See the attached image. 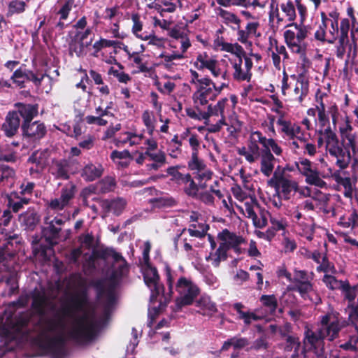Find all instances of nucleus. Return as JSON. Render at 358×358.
Wrapping results in <instances>:
<instances>
[{
    "label": "nucleus",
    "instance_id": "obj_13",
    "mask_svg": "<svg viewBox=\"0 0 358 358\" xmlns=\"http://www.w3.org/2000/svg\"><path fill=\"white\" fill-rule=\"evenodd\" d=\"M175 289L179 295L176 300L177 309L191 305L200 292L198 286L191 279L185 277L178 279Z\"/></svg>",
    "mask_w": 358,
    "mask_h": 358
},
{
    "label": "nucleus",
    "instance_id": "obj_26",
    "mask_svg": "<svg viewBox=\"0 0 358 358\" xmlns=\"http://www.w3.org/2000/svg\"><path fill=\"white\" fill-rule=\"evenodd\" d=\"M220 183L221 182L220 180H214L213 183L209 186V189H202L203 191H199L196 197L194 199L199 200L206 205L213 206L215 202L214 195L218 199H222L223 197V194L220 189Z\"/></svg>",
    "mask_w": 358,
    "mask_h": 358
},
{
    "label": "nucleus",
    "instance_id": "obj_57",
    "mask_svg": "<svg viewBox=\"0 0 358 358\" xmlns=\"http://www.w3.org/2000/svg\"><path fill=\"white\" fill-rule=\"evenodd\" d=\"M95 186L99 194L108 193L115 189L116 180L113 176H106L96 182Z\"/></svg>",
    "mask_w": 358,
    "mask_h": 358
},
{
    "label": "nucleus",
    "instance_id": "obj_37",
    "mask_svg": "<svg viewBox=\"0 0 358 358\" xmlns=\"http://www.w3.org/2000/svg\"><path fill=\"white\" fill-rule=\"evenodd\" d=\"M18 113L19 117L23 119L22 123H28L38 115V105L23 103H16L15 104Z\"/></svg>",
    "mask_w": 358,
    "mask_h": 358
},
{
    "label": "nucleus",
    "instance_id": "obj_3",
    "mask_svg": "<svg viewBox=\"0 0 358 358\" xmlns=\"http://www.w3.org/2000/svg\"><path fill=\"white\" fill-rule=\"evenodd\" d=\"M57 318L60 326L70 327L79 334L92 322V311L86 289L75 294L69 301L64 305L57 313Z\"/></svg>",
    "mask_w": 358,
    "mask_h": 358
},
{
    "label": "nucleus",
    "instance_id": "obj_16",
    "mask_svg": "<svg viewBox=\"0 0 358 358\" xmlns=\"http://www.w3.org/2000/svg\"><path fill=\"white\" fill-rule=\"evenodd\" d=\"M198 70L208 69L216 79H220V82H229V74L227 69L222 68L219 62L206 52L199 53L194 63Z\"/></svg>",
    "mask_w": 358,
    "mask_h": 358
},
{
    "label": "nucleus",
    "instance_id": "obj_39",
    "mask_svg": "<svg viewBox=\"0 0 358 358\" xmlns=\"http://www.w3.org/2000/svg\"><path fill=\"white\" fill-rule=\"evenodd\" d=\"M261 152L259 145L248 140V148L243 147L238 150V153L244 157L245 160L252 164L256 162L261 156Z\"/></svg>",
    "mask_w": 358,
    "mask_h": 358
},
{
    "label": "nucleus",
    "instance_id": "obj_9",
    "mask_svg": "<svg viewBox=\"0 0 358 358\" xmlns=\"http://www.w3.org/2000/svg\"><path fill=\"white\" fill-rule=\"evenodd\" d=\"M315 110L317 115L315 117V123L317 127L331 128L330 118L332 124L336 127L339 115L338 107L336 102L329 99L327 94H322L316 97Z\"/></svg>",
    "mask_w": 358,
    "mask_h": 358
},
{
    "label": "nucleus",
    "instance_id": "obj_25",
    "mask_svg": "<svg viewBox=\"0 0 358 358\" xmlns=\"http://www.w3.org/2000/svg\"><path fill=\"white\" fill-rule=\"evenodd\" d=\"M217 239L220 241L219 244L223 246L227 252L232 248L237 253H240L239 245L245 241L241 236L230 232L227 229H224L220 232L217 234Z\"/></svg>",
    "mask_w": 358,
    "mask_h": 358
},
{
    "label": "nucleus",
    "instance_id": "obj_22",
    "mask_svg": "<svg viewBox=\"0 0 358 358\" xmlns=\"http://www.w3.org/2000/svg\"><path fill=\"white\" fill-rule=\"evenodd\" d=\"M76 189V185L73 183L66 184L61 189L59 197L51 199L48 203V207L56 211L64 209L70 205L74 198Z\"/></svg>",
    "mask_w": 358,
    "mask_h": 358
},
{
    "label": "nucleus",
    "instance_id": "obj_50",
    "mask_svg": "<svg viewBox=\"0 0 358 358\" xmlns=\"http://www.w3.org/2000/svg\"><path fill=\"white\" fill-rule=\"evenodd\" d=\"M219 15L223 23L229 26L233 30L241 28V19L234 13L221 9Z\"/></svg>",
    "mask_w": 358,
    "mask_h": 358
},
{
    "label": "nucleus",
    "instance_id": "obj_11",
    "mask_svg": "<svg viewBox=\"0 0 358 358\" xmlns=\"http://www.w3.org/2000/svg\"><path fill=\"white\" fill-rule=\"evenodd\" d=\"M296 18V12L294 1L287 0L278 3L272 1L269 6L268 20L270 22L275 23L278 27L288 24L294 23Z\"/></svg>",
    "mask_w": 358,
    "mask_h": 358
},
{
    "label": "nucleus",
    "instance_id": "obj_60",
    "mask_svg": "<svg viewBox=\"0 0 358 358\" xmlns=\"http://www.w3.org/2000/svg\"><path fill=\"white\" fill-rule=\"evenodd\" d=\"M208 228L205 224H192L189 225L188 232L191 236L202 238L206 235Z\"/></svg>",
    "mask_w": 358,
    "mask_h": 358
},
{
    "label": "nucleus",
    "instance_id": "obj_35",
    "mask_svg": "<svg viewBox=\"0 0 358 358\" xmlns=\"http://www.w3.org/2000/svg\"><path fill=\"white\" fill-rule=\"evenodd\" d=\"M260 159V171L266 177L273 173L276 159L272 152L268 150H262Z\"/></svg>",
    "mask_w": 358,
    "mask_h": 358
},
{
    "label": "nucleus",
    "instance_id": "obj_53",
    "mask_svg": "<svg viewBox=\"0 0 358 358\" xmlns=\"http://www.w3.org/2000/svg\"><path fill=\"white\" fill-rule=\"evenodd\" d=\"M181 185L184 186L185 194L193 199L196 197L198 192L201 189L200 186L190 173H187L184 183Z\"/></svg>",
    "mask_w": 358,
    "mask_h": 358
},
{
    "label": "nucleus",
    "instance_id": "obj_61",
    "mask_svg": "<svg viewBox=\"0 0 358 358\" xmlns=\"http://www.w3.org/2000/svg\"><path fill=\"white\" fill-rule=\"evenodd\" d=\"M118 66L120 69H116L114 67H110L108 70V74L115 77L120 83L127 84L131 81V77L128 73L122 71L123 69L122 64H118Z\"/></svg>",
    "mask_w": 358,
    "mask_h": 358
},
{
    "label": "nucleus",
    "instance_id": "obj_36",
    "mask_svg": "<svg viewBox=\"0 0 358 358\" xmlns=\"http://www.w3.org/2000/svg\"><path fill=\"white\" fill-rule=\"evenodd\" d=\"M339 132L345 145H355L358 136L353 131L352 126L348 117H345L344 122L339 126Z\"/></svg>",
    "mask_w": 358,
    "mask_h": 358
},
{
    "label": "nucleus",
    "instance_id": "obj_48",
    "mask_svg": "<svg viewBox=\"0 0 358 358\" xmlns=\"http://www.w3.org/2000/svg\"><path fill=\"white\" fill-rule=\"evenodd\" d=\"M110 158L113 162L120 168L127 167L132 160L130 152L127 150L123 151H113L110 154Z\"/></svg>",
    "mask_w": 358,
    "mask_h": 358
},
{
    "label": "nucleus",
    "instance_id": "obj_51",
    "mask_svg": "<svg viewBox=\"0 0 358 358\" xmlns=\"http://www.w3.org/2000/svg\"><path fill=\"white\" fill-rule=\"evenodd\" d=\"M238 208L243 212V215L248 218L253 219L255 218V215H257L255 212V208L258 209V203L257 201L252 198L245 199V201H242V203L240 206H238Z\"/></svg>",
    "mask_w": 358,
    "mask_h": 358
},
{
    "label": "nucleus",
    "instance_id": "obj_20",
    "mask_svg": "<svg viewBox=\"0 0 358 358\" xmlns=\"http://www.w3.org/2000/svg\"><path fill=\"white\" fill-rule=\"evenodd\" d=\"M45 77L49 78L46 73L41 71L34 73L21 66L13 72L10 79L17 86L22 88L26 80L31 81L36 87H39Z\"/></svg>",
    "mask_w": 358,
    "mask_h": 358
},
{
    "label": "nucleus",
    "instance_id": "obj_17",
    "mask_svg": "<svg viewBox=\"0 0 358 358\" xmlns=\"http://www.w3.org/2000/svg\"><path fill=\"white\" fill-rule=\"evenodd\" d=\"M330 141L325 150L327 155L336 159L335 164L340 169H346L351 160L349 148L346 147L343 142L342 143L339 142L337 135Z\"/></svg>",
    "mask_w": 358,
    "mask_h": 358
},
{
    "label": "nucleus",
    "instance_id": "obj_19",
    "mask_svg": "<svg viewBox=\"0 0 358 358\" xmlns=\"http://www.w3.org/2000/svg\"><path fill=\"white\" fill-rule=\"evenodd\" d=\"M269 183L275 187L285 200H289L296 193L297 182L284 174L278 173L276 171L273 173Z\"/></svg>",
    "mask_w": 358,
    "mask_h": 358
},
{
    "label": "nucleus",
    "instance_id": "obj_7",
    "mask_svg": "<svg viewBox=\"0 0 358 358\" xmlns=\"http://www.w3.org/2000/svg\"><path fill=\"white\" fill-rule=\"evenodd\" d=\"M282 94L290 101L301 104L309 93V79L304 73L293 74L289 78L284 72L281 81Z\"/></svg>",
    "mask_w": 358,
    "mask_h": 358
},
{
    "label": "nucleus",
    "instance_id": "obj_6",
    "mask_svg": "<svg viewBox=\"0 0 358 358\" xmlns=\"http://www.w3.org/2000/svg\"><path fill=\"white\" fill-rule=\"evenodd\" d=\"M259 301L262 307L256 308L253 311L244 310L245 307L241 303H236L233 305L234 309L237 313L238 318L243 320L245 325H250L275 314L278 308V300L275 295H262Z\"/></svg>",
    "mask_w": 358,
    "mask_h": 358
},
{
    "label": "nucleus",
    "instance_id": "obj_59",
    "mask_svg": "<svg viewBox=\"0 0 358 358\" xmlns=\"http://www.w3.org/2000/svg\"><path fill=\"white\" fill-rule=\"evenodd\" d=\"M169 36L172 38L171 41H177L182 39V46L184 48L187 43L188 34L185 31V29L176 26L170 29L169 31Z\"/></svg>",
    "mask_w": 358,
    "mask_h": 358
},
{
    "label": "nucleus",
    "instance_id": "obj_2",
    "mask_svg": "<svg viewBox=\"0 0 358 358\" xmlns=\"http://www.w3.org/2000/svg\"><path fill=\"white\" fill-rule=\"evenodd\" d=\"M229 85V82H220L215 88L217 91H214L213 96L205 97L203 102L199 101L192 108H186L187 115L195 120H203L210 133L220 131L227 124V117L233 110L231 109L229 100L227 97L220 99L214 105L210 103V101L215 100Z\"/></svg>",
    "mask_w": 358,
    "mask_h": 358
},
{
    "label": "nucleus",
    "instance_id": "obj_46",
    "mask_svg": "<svg viewBox=\"0 0 358 358\" xmlns=\"http://www.w3.org/2000/svg\"><path fill=\"white\" fill-rule=\"evenodd\" d=\"M227 259V251L219 244V247L209 252V255L206 257V260L210 262L213 267H218L221 262L225 261Z\"/></svg>",
    "mask_w": 358,
    "mask_h": 358
},
{
    "label": "nucleus",
    "instance_id": "obj_52",
    "mask_svg": "<svg viewBox=\"0 0 358 358\" xmlns=\"http://www.w3.org/2000/svg\"><path fill=\"white\" fill-rule=\"evenodd\" d=\"M317 133L318 134L317 146L321 147L324 144L325 150L329 145V141H332L336 135L331 128L327 127H318Z\"/></svg>",
    "mask_w": 358,
    "mask_h": 358
},
{
    "label": "nucleus",
    "instance_id": "obj_14",
    "mask_svg": "<svg viewBox=\"0 0 358 358\" xmlns=\"http://www.w3.org/2000/svg\"><path fill=\"white\" fill-rule=\"evenodd\" d=\"M190 73V83L194 85L196 88L192 97L193 105L199 101L203 102L205 96L209 98L210 96H213L214 91H217V89L216 90L215 88L217 87L220 82L218 80L215 82L208 77L199 78L198 72L194 70H191Z\"/></svg>",
    "mask_w": 358,
    "mask_h": 358
},
{
    "label": "nucleus",
    "instance_id": "obj_34",
    "mask_svg": "<svg viewBox=\"0 0 358 358\" xmlns=\"http://www.w3.org/2000/svg\"><path fill=\"white\" fill-rule=\"evenodd\" d=\"M48 161V152L47 150H37L32 153L28 162L35 165L29 169L30 173L41 172L46 166Z\"/></svg>",
    "mask_w": 358,
    "mask_h": 358
},
{
    "label": "nucleus",
    "instance_id": "obj_8",
    "mask_svg": "<svg viewBox=\"0 0 358 358\" xmlns=\"http://www.w3.org/2000/svg\"><path fill=\"white\" fill-rule=\"evenodd\" d=\"M347 326V322L339 313L331 308L319 317L312 336H338Z\"/></svg>",
    "mask_w": 358,
    "mask_h": 358
},
{
    "label": "nucleus",
    "instance_id": "obj_1",
    "mask_svg": "<svg viewBox=\"0 0 358 358\" xmlns=\"http://www.w3.org/2000/svg\"><path fill=\"white\" fill-rule=\"evenodd\" d=\"M97 337H0L3 352L18 350L29 351L33 356L66 358L69 355L67 341L79 348L92 344Z\"/></svg>",
    "mask_w": 358,
    "mask_h": 358
},
{
    "label": "nucleus",
    "instance_id": "obj_18",
    "mask_svg": "<svg viewBox=\"0 0 358 358\" xmlns=\"http://www.w3.org/2000/svg\"><path fill=\"white\" fill-rule=\"evenodd\" d=\"M188 169L192 171V176L197 182L201 189H205L208 187V182L213 180L214 173L208 168L206 163L201 159H194V161L187 162Z\"/></svg>",
    "mask_w": 358,
    "mask_h": 358
},
{
    "label": "nucleus",
    "instance_id": "obj_63",
    "mask_svg": "<svg viewBox=\"0 0 358 358\" xmlns=\"http://www.w3.org/2000/svg\"><path fill=\"white\" fill-rule=\"evenodd\" d=\"M20 220L27 227H34L38 221L37 214L34 211H27L21 214Z\"/></svg>",
    "mask_w": 358,
    "mask_h": 358
},
{
    "label": "nucleus",
    "instance_id": "obj_4",
    "mask_svg": "<svg viewBox=\"0 0 358 358\" xmlns=\"http://www.w3.org/2000/svg\"><path fill=\"white\" fill-rule=\"evenodd\" d=\"M165 273L167 292L159 282V276L155 268L148 266L143 271L144 282L151 292L150 309H153L155 313H159L166 307L173 294L175 273L172 272L169 266H165Z\"/></svg>",
    "mask_w": 358,
    "mask_h": 358
},
{
    "label": "nucleus",
    "instance_id": "obj_21",
    "mask_svg": "<svg viewBox=\"0 0 358 358\" xmlns=\"http://www.w3.org/2000/svg\"><path fill=\"white\" fill-rule=\"evenodd\" d=\"M234 69L233 78L237 81L249 82L252 78L251 69L253 66L252 59L248 57H244V64L241 55L234 59H229Z\"/></svg>",
    "mask_w": 358,
    "mask_h": 358
},
{
    "label": "nucleus",
    "instance_id": "obj_24",
    "mask_svg": "<svg viewBox=\"0 0 358 358\" xmlns=\"http://www.w3.org/2000/svg\"><path fill=\"white\" fill-rule=\"evenodd\" d=\"M343 292L344 298L349 301L348 306L349 320L358 332V298L355 299V289L348 285L343 287Z\"/></svg>",
    "mask_w": 358,
    "mask_h": 358
},
{
    "label": "nucleus",
    "instance_id": "obj_10",
    "mask_svg": "<svg viewBox=\"0 0 358 358\" xmlns=\"http://www.w3.org/2000/svg\"><path fill=\"white\" fill-rule=\"evenodd\" d=\"M280 125V134L283 138H297L301 143H303V154L310 157H314L317 153V146L313 143L308 142L305 137V131L301 125L292 121H284L280 119L278 121Z\"/></svg>",
    "mask_w": 358,
    "mask_h": 358
},
{
    "label": "nucleus",
    "instance_id": "obj_5",
    "mask_svg": "<svg viewBox=\"0 0 358 358\" xmlns=\"http://www.w3.org/2000/svg\"><path fill=\"white\" fill-rule=\"evenodd\" d=\"M103 255L104 257H111L115 262L112 273L108 279V289L106 292L104 310L106 314H108L115 301V289L121 279L127 273L128 266L122 255L113 249L105 250Z\"/></svg>",
    "mask_w": 358,
    "mask_h": 358
},
{
    "label": "nucleus",
    "instance_id": "obj_40",
    "mask_svg": "<svg viewBox=\"0 0 358 358\" xmlns=\"http://www.w3.org/2000/svg\"><path fill=\"white\" fill-rule=\"evenodd\" d=\"M284 37L286 44L292 52L300 55L304 53L306 49L305 43L295 38L294 31L286 30L284 32Z\"/></svg>",
    "mask_w": 358,
    "mask_h": 358
},
{
    "label": "nucleus",
    "instance_id": "obj_55",
    "mask_svg": "<svg viewBox=\"0 0 358 358\" xmlns=\"http://www.w3.org/2000/svg\"><path fill=\"white\" fill-rule=\"evenodd\" d=\"M338 224L344 228L358 227V213L353 209L339 218Z\"/></svg>",
    "mask_w": 358,
    "mask_h": 358
},
{
    "label": "nucleus",
    "instance_id": "obj_42",
    "mask_svg": "<svg viewBox=\"0 0 358 358\" xmlns=\"http://www.w3.org/2000/svg\"><path fill=\"white\" fill-rule=\"evenodd\" d=\"M331 18L328 17L324 13H321V19L323 22V26L327 29L329 25L330 28L329 32L332 39H336L338 32V15L336 12L329 13Z\"/></svg>",
    "mask_w": 358,
    "mask_h": 358
},
{
    "label": "nucleus",
    "instance_id": "obj_41",
    "mask_svg": "<svg viewBox=\"0 0 358 358\" xmlns=\"http://www.w3.org/2000/svg\"><path fill=\"white\" fill-rule=\"evenodd\" d=\"M76 6L75 0H65L61 4L60 8L57 12V15L59 16V20L55 25L56 28L62 30L65 27L66 24L64 21L67 20L70 12Z\"/></svg>",
    "mask_w": 358,
    "mask_h": 358
},
{
    "label": "nucleus",
    "instance_id": "obj_28",
    "mask_svg": "<svg viewBox=\"0 0 358 358\" xmlns=\"http://www.w3.org/2000/svg\"><path fill=\"white\" fill-rule=\"evenodd\" d=\"M127 205V201L122 197L101 201V207L106 215L112 213L118 216L122 214Z\"/></svg>",
    "mask_w": 358,
    "mask_h": 358
},
{
    "label": "nucleus",
    "instance_id": "obj_23",
    "mask_svg": "<svg viewBox=\"0 0 358 358\" xmlns=\"http://www.w3.org/2000/svg\"><path fill=\"white\" fill-rule=\"evenodd\" d=\"M313 273H308L303 270H294L292 281V290L297 292L300 295L310 289V286L313 285Z\"/></svg>",
    "mask_w": 358,
    "mask_h": 358
},
{
    "label": "nucleus",
    "instance_id": "obj_56",
    "mask_svg": "<svg viewBox=\"0 0 358 358\" xmlns=\"http://www.w3.org/2000/svg\"><path fill=\"white\" fill-rule=\"evenodd\" d=\"M196 306L199 308V312L203 315H210L217 310L215 304L208 296H201L196 302Z\"/></svg>",
    "mask_w": 358,
    "mask_h": 358
},
{
    "label": "nucleus",
    "instance_id": "obj_29",
    "mask_svg": "<svg viewBox=\"0 0 358 358\" xmlns=\"http://www.w3.org/2000/svg\"><path fill=\"white\" fill-rule=\"evenodd\" d=\"M20 126V118L16 111L8 113L5 121L1 126V129L7 137L15 136Z\"/></svg>",
    "mask_w": 358,
    "mask_h": 358
},
{
    "label": "nucleus",
    "instance_id": "obj_27",
    "mask_svg": "<svg viewBox=\"0 0 358 358\" xmlns=\"http://www.w3.org/2000/svg\"><path fill=\"white\" fill-rule=\"evenodd\" d=\"M21 127L23 135L32 141L41 140L47 133L46 127L40 121L22 123Z\"/></svg>",
    "mask_w": 358,
    "mask_h": 358
},
{
    "label": "nucleus",
    "instance_id": "obj_32",
    "mask_svg": "<svg viewBox=\"0 0 358 358\" xmlns=\"http://www.w3.org/2000/svg\"><path fill=\"white\" fill-rule=\"evenodd\" d=\"M336 55L341 59L347 55L345 63H348L351 57L355 58L357 56V45L350 43L348 39L339 38L338 43L336 47Z\"/></svg>",
    "mask_w": 358,
    "mask_h": 358
},
{
    "label": "nucleus",
    "instance_id": "obj_62",
    "mask_svg": "<svg viewBox=\"0 0 358 358\" xmlns=\"http://www.w3.org/2000/svg\"><path fill=\"white\" fill-rule=\"evenodd\" d=\"M188 142L192 150L191 158L189 161H194L195 158L196 159H199L200 158H199L198 157V151L200 148L201 143V139L199 136L196 133H193L192 135H190V137L188 138Z\"/></svg>",
    "mask_w": 358,
    "mask_h": 358
},
{
    "label": "nucleus",
    "instance_id": "obj_33",
    "mask_svg": "<svg viewBox=\"0 0 358 358\" xmlns=\"http://www.w3.org/2000/svg\"><path fill=\"white\" fill-rule=\"evenodd\" d=\"M325 337H304L303 345L306 352H313L317 358L323 357L324 353Z\"/></svg>",
    "mask_w": 358,
    "mask_h": 358
},
{
    "label": "nucleus",
    "instance_id": "obj_44",
    "mask_svg": "<svg viewBox=\"0 0 358 358\" xmlns=\"http://www.w3.org/2000/svg\"><path fill=\"white\" fill-rule=\"evenodd\" d=\"M103 171L101 164H88L83 169L81 176L86 181H93L102 175Z\"/></svg>",
    "mask_w": 358,
    "mask_h": 358
},
{
    "label": "nucleus",
    "instance_id": "obj_38",
    "mask_svg": "<svg viewBox=\"0 0 358 358\" xmlns=\"http://www.w3.org/2000/svg\"><path fill=\"white\" fill-rule=\"evenodd\" d=\"M44 222L48 225L44 229V234L48 236L49 238H57L61 231V226L64 223V220L58 216L52 219L47 216L44 218Z\"/></svg>",
    "mask_w": 358,
    "mask_h": 358
},
{
    "label": "nucleus",
    "instance_id": "obj_12",
    "mask_svg": "<svg viewBox=\"0 0 358 358\" xmlns=\"http://www.w3.org/2000/svg\"><path fill=\"white\" fill-rule=\"evenodd\" d=\"M182 39L177 41H170V46L174 49L171 52H163L159 57L162 59L161 64L164 69L173 71L176 70V66L180 65L181 62L187 58L186 52L187 50L192 46V43L187 36V43L184 48L182 46Z\"/></svg>",
    "mask_w": 358,
    "mask_h": 358
},
{
    "label": "nucleus",
    "instance_id": "obj_15",
    "mask_svg": "<svg viewBox=\"0 0 358 358\" xmlns=\"http://www.w3.org/2000/svg\"><path fill=\"white\" fill-rule=\"evenodd\" d=\"M294 165L299 173L305 177L307 184L320 188L327 186V183L322 179L325 176L321 174L316 165L308 159L301 157L294 162Z\"/></svg>",
    "mask_w": 358,
    "mask_h": 358
},
{
    "label": "nucleus",
    "instance_id": "obj_49",
    "mask_svg": "<svg viewBox=\"0 0 358 358\" xmlns=\"http://www.w3.org/2000/svg\"><path fill=\"white\" fill-rule=\"evenodd\" d=\"M15 177V171L13 169L6 165L0 166V184L12 187Z\"/></svg>",
    "mask_w": 358,
    "mask_h": 358
},
{
    "label": "nucleus",
    "instance_id": "obj_64",
    "mask_svg": "<svg viewBox=\"0 0 358 358\" xmlns=\"http://www.w3.org/2000/svg\"><path fill=\"white\" fill-rule=\"evenodd\" d=\"M26 3L23 1L13 0L8 4V13L9 15L19 14L24 11Z\"/></svg>",
    "mask_w": 358,
    "mask_h": 358
},
{
    "label": "nucleus",
    "instance_id": "obj_54",
    "mask_svg": "<svg viewBox=\"0 0 358 358\" xmlns=\"http://www.w3.org/2000/svg\"><path fill=\"white\" fill-rule=\"evenodd\" d=\"M141 118L147 132L150 136H152L157 124V118L154 112L145 110L142 113Z\"/></svg>",
    "mask_w": 358,
    "mask_h": 358
},
{
    "label": "nucleus",
    "instance_id": "obj_58",
    "mask_svg": "<svg viewBox=\"0 0 358 358\" xmlns=\"http://www.w3.org/2000/svg\"><path fill=\"white\" fill-rule=\"evenodd\" d=\"M242 122L238 120L236 113L232 110L227 117V124L224 126H227V130L231 134L237 133L241 130Z\"/></svg>",
    "mask_w": 358,
    "mask_h": 358
},
{
    "label": "nucleus",
    "instance_id": "obj_43",
    "mask_svg": "<svg viewBox=\"0 0 358 358\" xmlns=\"http://www.w3.org/2000/svg\"><path fill=\"white\" fill-rule=\"evenodd\" d=\"M49 300L44 290L35 289L32 294V307L39 313H43Z\"/></svg>",
    "mask_w": 358,
    "mask_h": 358
},
{
    "label": "nucleus",
    "instance_id": "obj_30",
    "mask_svg": "<svg viewBox=\"0 0 358 358\" xmlns=\"http://www.w3.org/2000/svg\"><path fill=\"white\" fill-rule=\"evenodd\" d=\"M145 155L148 156L149 162L146 164V169L149 171H157L166 164V153L162 150L145 152Z\"/></svg>",
    "mask_w": 358,
    "mask_h": 358
},
{
    "label": "nucleus",
    "instance_id": "obj_45",
    "mask_svg": "<svg viewBox=\"0 0 358 358\" xmlns=\"http://www.w3.org/2000/svg\"><path fill=\"white\" fill-rule=\"evenodd\" d=\"M296 232L306 238L308 241H311L313 238V222L310 219L303 218V221L299 222L295 225Z\"/></svg>",
    "mask_w": 358,
    "mask_h": 358
},
{
    "label": "nucleus",
    "instance_id": "obj_47",
    "mask_svg": "<svg viewBox=\"0 0 358 358\" xmlns=\"http://www.w3.org/2000/svg\"><path fill=\"white\" fill-rule=\"evenodd\" d=\"M132 22L131 33L139 39H148V32L143 31V22L138 13H132L131 15Z\"/></svg>",
    "mask_w": 358,
    "mask_h": 358
},
{
    "label": "nucleus",
    "instance_id": "obj_31",
    "mask_svg": "<svg viewBox=\"0 0 358 358\" xmlns=\"http://www.w3.org/2000/svg\"><path fill=\"white\" fill-rule=\"evenodd\" d=\"M49 171L55 178L67 180L71 173V164L66 159L54 160L50 166Z\"/></svg>",
    "mask_w": 358,
    "mask_h": 358
}]
</instances>
